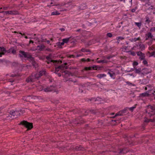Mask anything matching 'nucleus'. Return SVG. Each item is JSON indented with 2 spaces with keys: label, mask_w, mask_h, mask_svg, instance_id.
Returning <instances> with one entry per match:
<instances>
[{
  "label": "nucleus",
  "mask_w": 155,
  "mask_h": 155,
  "mask_svg": "<svg viewBox=\"0 0 155 155\" xmlns=\"http://www.w3.org/2000/svg\"><path fill=\"white\" fill-rule=\"evenodd\" d=\"M18 56L21 58H27L30 61H31L33 66L35 67H36L37 66V64L34 61L33 58L28 53L24 51H19Z\"/></svg>",
  "instance_id": "1"
},
{
  "label": "nucleus",
  "mask_w": 155,
  "mask_h": 155,
  "mask_svg": "<svg viewBox=\"0 0 155 155\" xmlns=\"http://www.w3.org/2000/svg\"><path fill=\"white\" fill-rule=\"evenodd\" d=\"M67 64L66 63H65L64 64H62L57 67H56L54 73L55 74H57L58 72L60 71L62 73H64L65 74H68L69 72L68 71L64 70L65 68H67L65 66V65Z\"/></svg>",
  "instance_id": "2"
},
{
  "label": "nucleus",
  "mask_w": 155,
  "mask_h": 155,
  "mask_svg": "<svg viewBox=\"0 0 155 155\" xmlns=\"http://www.w3.org/2000/svg\"><path fill=\"white\" fill-rule=\"evenodd\" d=\"M20 115V114L18 111L15 110V111L12 110L10 112L9 115H6V117L7 118L10 117L12 119L17 117L18 116Z\"/></svg>",
  "instance_id": "3"
},
{
  "label": "nucleus",
  "mask_w": 155,
  "mask_h": 155,
  "mask_svg": "<svg viewBox=\"0 0 155 155\" xmlns=\"http://www.w3.org/2000/svg\"><path fill=\"white\" fill-rule=\"evenodd\" d=\"M40 77L39 73H34L31 76L26 79V81L28 82H33L34 81L35 79H38Z\"/></svg>",
  "instance_id": "4"
},
{
  "label": "nucleus",
  "mask_w": 155,
  "mask_h": 155,
  "mask_svg": "<svg viewBox=\"0 0 155 155\" xmlns=\"http://www.w3.org/2000/svg\"><path fill=\"white\" fill-rule=\"evenodd\" d=\"M20 124H22L28 129V130H30L33 127L32 124L25 120L21 121Z\"/></svg>",
  "instance_id": "5"
},
{
  "label": "nucleus",
  "mask_w": 155,
  "mask_h": 155,
  "mask_svg": "<svg viewBox=\"0 0 155 155\" xmlns=\"http://www.w3.org/2000/svg\"><path fill=\"white\" fill-rule=\"evenodd\" d=\"M0 13H3L4 15H16L18 14V12L17 11L15 10L5 12L2 11L0 12Z\"/></svg>",
  "instance_id": "6"
},
{
  "label": "nucleus",
  "mask_w": 155,
  "mask_h": 155,
  "mask_svg": "<svg viewBox=\"0 0 155 155\" xmlns=\"http://www.w3.org/2000/svg\"><path fill=\"white\" fill-rule=\"evenodd\" d=\"M150 117L155 114V108L152 106H150L148 108L146 111Z\"/></svg>",
  "instance_id": "7"
},
{
  "label": "nucleus",
  "mask_w": 155,
  "mask_h": 155,
  "mask_svg": "<svg viewBox=\"0 0 155 155\" xmlns=\"http://www.w3.org/2000/svg\"><path fill=\"white\" fill-rule=\"evenodd\" d=\"M54 89L55 87H54L51 86L50 87H47L46 88H45L43 90L46 92H49L51 91L54 92Z\"/></svg>",
  "instance_id": "8"
},
{
  "label": "nucleus",
  "mask_w": 155,
  "mask_h": 155,
  "mask_svg": "<svg viewBox=\"0 0 155 155\" xmlns=\"http://www.w3.org/2000/svg\"><path fill=\"white\" fill-rule=\"evenodd\" d=\"M137 54L138 56H139V59L140 60H142L145 59V54L141 52L138 51L137 52Z\"/></svg>",
  "instance_id": "9"
},
{
  "label": "nucleus",
  "mask_w": 155,
  "mask_h": 155,
  "mask_svg": "<svg viewBox=\"0 0 155 155\" xmlns=\"http://www.w3.org/2000/svg\"><path fill=\"white\" fill-rule=\"evenodd\" d=\"M46 59L48 60L47 63H48V64H49V63H57L58 62H61V61H58L56 60L54 61V60H52L51 59V58H50V57H48V56H47V57H46Z\"/></svg>",
  "instance_id": "10"
},
{
  "label": "nucleus",
  "mask_w": 155,
  "mask_h": 155,
  "mask_svg": "<svg viewBox=\"0 0 155 155\" xmlns=\"http://www.w3.org/2000/svg\"><path fill=\"white\" fill-rule=\"evenodd\" d=\"M126 111V110L125 109L120 110L116 114L115 117L122 116L123 115V114L125 113Z\"/></svg>",
  "instance_id": "11"
},
{
  "label": "nucleus",
  "mask_w": 155,
  "mask_h": 155,
  "mask_svg": "<svg viewBox=\"0 0 155 155\" xmlns=\"http://www.w3.org/2000/svg\"><path fill=\"white\" fill-rule=\"evenodd\" d=\"M0 51L1 52H0V54H2V55L5 54L7 52V51L3 47H0Z\"/></svg>",
  "instance_id": "12"
},
{
  "label": "nucleus",
  "mask_w": 155,
  "mask_h": 155,
  "mask_svg": "<svg viewBox=\"0 0 155 155\" xmlns=\"http://www.w3.org/2000/svg\"><path fill=\"white\" fill-rule=\"evenodd\" d=\"M72 148L76 150H83V148L81 146H77L75 147H72Z\"/></svg>",
  "instance_id": "13"
},
{
  "label": "nucleus",
  "mask_w": 155,
  "mask_h": 155,
  "mask_svg": "<svg viewBox=\"0 0 155 155\" xmlns=\"http://www.w3.org/2000/svg\"><path fill=\"white\" fill-rule=\"evenodd\" d=\"M146 40H147L150 39H151L153 37L151 33L149 32L146 35Z\"/></svg>",
  "instance_id": "14"
},
{
  "label": "nucleus",
  "mask_w": 155,
  "mask_h": 155,
  "mask_svg": "<svg viewBox=\"0 0 155 155\" xmlns=\"http://www.w3.org/2000/svg\"><path fill=\"white\" fill-rule=\"evenodd\" d=\"M45 48V46L43 45H38L37 47V50L39 51H42Z\"/></svg>",
  "instance_id": "15"
},
{
  "label": "nucleus",
  "mask_w": 155,
  "mask_h": 155,
  "mask_svg": "<svg viewBox=\"0 0 155 155\" xmlns=\"http://www.w3.org/2000/svg\"><path fill=\"white\" fill-rule=\"evenodd\" d=\"M35 97H31L30 96H28L26 97L25 101H29L30 102H32V100L33 99H35Z\"/></svg>",
  "instance_id": "16"
},
{
  "label": "nucleus",
  "mask_w": 155,
  "mask_h": 155,
  "mask_svg": "<svg viewBox=\"0 0 155 155\" xmlns=\"http://www.w3.org/2000/svg\"><path fill=\"white\" fill-rule=\"evenodd\" d=\"M86 7V5L84 4H83L79 6L78 9L79 10H83L85 9Z\"/></svg>",
  "instance_id": "17"
},
{
  "label": "nucleus",
  "mask_w": 155,
  "mask_h": 155,
  "mask_svg": "<svg viewBox=\"0 0 155 155\" xmlns=\"http://www.w3.org/2000/svg\"><path fill=\"white\" fill-rule=\"evenodd\" d=\"M7 52L12 53L13 54H15L16 53V51L15 50L12 48L10 49L9 50L7 51Z\"/></svg>",
  "instance_id": "18"
},
{
  "label": "nucleus",
  "mask_w": 155,
  "mask_h": 155,
  "mask_svg": "<svg viewBox=\"0 0 155 155\" xmlns=\"http://www.w3.org/2000/svg\"><path fill=\"white\" fill-rule=\"evenodd\" d=\"M71 37H69L68 38H65L63 39L62 40V42L63 43V44L64 45V43H67L69 41V40L70 39Z\"/></svg>",
  "instance_id": "19"
},
{
  "label": "nucleus",
  "mask_w": 155,
  "mask_h": 155,
  "mask_svg": "<svg viewBox=\"0 0 155 155\" xmlns=\"http://www.w3.org/2000/svg\"><path fill=\"white\" fill-rule=\"evenodd\" d=\"M140 40V37H138L137 38H132L130 39V40L131 42H135L137 41H139Z\"/></svg>",
  "instance_id": "20"
},
{
  "label": "nucleus",
  "mask_w": 155,
  "mask_h": 155,
  "mask_svg": "<svg viewBox=\"0 0 155 155\" xmlns=\"http://www.w3.org/2000/svg\"><path fill=\"white\" fill-rule=\"evenodd\" d=\"M106 76V75L104 74H97V77L98 78L101 79Z\"/></svg>",
  "instance_id": "21"
},
{
  "label": "nucleus",
  "mask_w": 155,
  "mask_h": 155,
  "mask_svg": "<svg viewBox=\"0 0 155 155\" xmlns=\"http://www.w3.org/2000/svg\"><path fill=\"white\" fill-rule=\"evenodd\" d=\"M108 74L110 75V76L112 78H114L113 77L115 75V73H114L113 71H109L108 72Z\"/></svg>",
  "instance_id": "22"
},
{
  "label": "nucleus",
  "mask_w": 155,
  "mask_h": 155,
  "mask_svg": "<svg viewBox=\"0 0 155 155\" xmlns=\"http://www.w3.org/2000/svg\"><path fill=\"white\" fill-rule=\"evenodd\" d=\"M134 69H135V72L136 73L139 74L141 71V69L140 68H139L138 69H137L135 68V67H134Z\"/></svg>",
  "instance_id": "23"
},
{
  "label": "nucleus",
  "mask_w": 155,
  "mask_h": 155,
  "mask_svg": "<svg viewBox=\"0 0 155 155\" xmlns=\"http://www.w3.org/2000/svg\"><path fill=\"white\" fill-rule=\"evenodd\" d=\"M46 71L45 70H41L39 72V75H40V76H41L44 75H45L46 74Z\"/></svg>",
  "instance_id": "24"
},
{
  "label": "nucleus",
  "mask_w": 155,
  "mask_h": 155,
  "mask_svg": "<svg viewBox=\"0 0 155 155\" xmlns=\"http://www.w3.org/2000/svg\"><path fill=\"white\" fill-rule=\"evenodd\" d=\"M139 47L140 49L141 50H144L145 49V46L143 44H140L139 45Z\"/></svg>",
  "instance_id": "25"
},
{
  "label": "nucleus",
  "mask_w": 155,
  "mask_h": 155,
  "mask_svg": "<svg viewBox=\"0 0 155 155\" xmlns=\"http://www.w3.org/2000/svg\"><path fill=\"white\" fill-rule=\"evenodd\" d=\"M155 121V119L152 120V119H147V118H145L144 121L145 122H153Z\"/></svg>",
  "instance_id": "26"
},
{
  "label": "nucleus",
  "mask_w": 155,
  "mask_h": 155,
  "mask_svg": "<svg viewBox=\"0 0 155 155\" xmlns=\"http://www.w3.org/2000/svg\"><path fill=\"white\" fill-rule=\"evenodd\" d=\"M60 14V13L58 12V11H55L51 13V15H58Z\"/></svg>",
  "instance_id": "27"
},
{
  "label": "nucleus",
  "mask_w": 155,
  "mask_h": 155,
  "mask_svg": "<svg viewBox=\"0 0 155 155\" xmlns=\"http://www.w3.org/2000/svg\"><path fill=\"white\" fill-rule=\"evenodd\" d=\"M81 51L83 52H90V50L88 49H85L84 48H82L81 50Z\"/></svg>",
  "instance_id": "28"
},
{
  "label": "nucleus",
  "mask_w": 155,
  "mask_h": 155,
  "mask_svg": "<svg viewBox=\"0 0 155 155\" xmlns=\"http://www.w3.org/2000/svg\"><path fill=\"white\" fill-rule=\"evenodd\" d=\"M84 89V87L83 86H80L79 88V92H80L82 93L83 92V90Z\"/></svg>",
  "instance_id": "29"
},
{
  "label": "nucleus",
  "mask_w": 155,
  "mask_h": 155,
  "mask_svg": "<svg viewBox=\"0 0 155 155\" xmlns=\"http://www.w3.org/2000/svg\"><path fill=\"white\" fill-rule=\"evenodd\" d=\"M107 61L106 60H101L99 61H97V62L98 63H107Z\"/></svg>",
  "instance_id": "30"
},
{
  "label": "nucleus",
  "mask_w": 155,
  "mask_h": 155,
  "mask_svg": "<svg viewBox=\"0 0 155 155\" xmlns=\"http://www.w3.org/2000/svg\"><path fill=\"white\" fill-rule=\"evenodd\" d=\"M137 104L134 105L133 107H130L129 108V109L131 111H133L134 110L136 107Z\"/></svg>",
  "instance_id": "31"
},
{
  "label": "nucleus",
  "mask_w": 155,
  "mask_h": 155,
  "mask_svg": "<svg viewBox=\"0 0 155 155\" xmlns=\"http://www.w3.org/2000/svg\"><path fill=\"white\" fill-rule=\"evenodd\" d=\"M59 47L62 46L64 45L63 43V42H58L56 44Z\"/></svg>",
  "instance_id": "32"
},
{
  "label": "nucleus",
  "mask_w": 155,
  "mask_h": 155,
  "mask_svg": "<svg viewBox=\"0 0 155 155\" xmlns=\"http://www.w3.org/2000/svg\"><path fill=\"white\" fill-rule=\"evenodd\" d=\"M124 38L121 36H119L116 38L117 40L119 41H120V40L124 39Z\"/></svg>",
  "instance_id": "33"
},
{
  "label": "nucleus",
  "mask_w": 155,
  "mask_h": 155,
  "mask_svg": "<svg viewBox=\"0 0 155 155\" xmlns=\"http://www.w3.org/2000/svg\"><path fill=\"white\" fill-rule=\"evenodd\" d=\"M135 24L138 27L140 28L141 25V22H135Z\"/></svg>",
  "instance_id": "34"
},
{
  "label": "nucleus",
  "mask_w": 155,
  "mask_h": 155,
  "mask_svg": "<svg viewBox=\"0 0 155 155\" xmlns=\"http://www.w3.org/2000/svg\"><path fill=\"white\" fill-rule=\"evenodd\" d=\"M146 22L148 24H149L150 22V20H149V18L148 17H146Z\"/></svg>",
  "instance_id": "35"
},
{
  "label": "nucleus",
  "mask_w": 155,
  "mask_h": 155,
  "mask_svg": "<svg viewBox=\"0 0 155 155\" xmlns=\"http://www.w3.org/2000/svg\"><path fill=\"white\" fill-rule=\"evenodd\" d=\"M143 60V63L144 65H146L147 64V61L144 59L142 60Z\"/></svg>",
  "instance_id": "36"
},
{
  "label": "nucleus",
  "mask_w": 155,
  "mask_h": 155,
  "mask_svg": "<svg viewBox=\"0 0 155 155\" xmlns=\"http://www.w3.org/2000/svg\"><path fill=\"white\" fill-rule=\"evenodd\" d=\"M107 36L109 37L110 38L112 37V35L111 33H107Z\"/></svg>",
  "instance_id": "37"
},
{
  "label": "nucleus",
  "mask_w": 155,
  "mask_h": 155,
  "mask_svg": "<svg viewBox=\"0 0 155 155\" xmlns=\"http://www.w3.org/2000/svg\"><path fill=\"white\" fill-rule=\"evenodd\" d=\"M138 64V63L137 61H134L133 63V65L134 66H137Z\"/></svg>",
  "instance_id": "38"
},
{
  "label": "nucleus",
  "mask_w": 155,
  "mask_h": 155,
  "mask_svg": "<svg viewBox=\"0 0 155 155\" xmlns=\"http://www.w3.org/2000/svg\"><path fill=\"white\" fill-rule=\"evenodd\" d=\"M53 3L52 2H51L50 3V5H47V6L50 7L51 6H52L53 5H55L54 4L53 5Z\"/></svg>",
  "instance_id": "39"
},
{
  "label": "nucleus",
  "mask_w": 155,
  "mask_h": 155,
  "mask_svg": "<svg viewBox=\"0 0 155 155\" xmlns=\"http://www.w3.org/2000/svg\"><path fill=\"white\" fill-rule=\"evenodd\" d=\"M98 67L96 65H94L93 66V68L94 70H97Z\"/></svg>",
  "instance_id": "40"
},
{
  "label": "nucleus",
  "mask_w": 155,
  "mask_h": 155,
  "mask_svg": "<svg viewBox=\"0 0 155 155\" xmlns=\"http://www.w3.org/2000/svg\"><path fill=\"white\" fill-rule=\"evenodd\" d=\"M150 31H155V27H152L150 29Z\"/></svg>",
  "instance_id": "41"
},
{
  "label": "nucleus",
  "mask_w": 155,
  "mask_h": 155,
  "mask_svg": "<svg viewBox=\"0 0 155 155\" xmlns=\"http://www.w3.org/2000/svg\"><path fill=\"white\" fill-rule=\"evenodd\" d=\"M2 8V9H3V10H6L8 8V7H5L3 8Z\"/></svg>",
  "instance_id": "42"
},
{
  "label": "nucleus",
  "mask_w": 155,
  "mask_h": 155,
  "mask_svg": "<svg viewBox=\"0 0 155 155\" xmlns=\"http://www.w3.org/2000/svg\"><path fill=\"white\" fill-rule=\"evenodd\" d=\"M85 69L86 70H91V68H89V67H88V68H87V67H85Z\"/></svg>",
  "instance_id": "43"
},
{
  "label": "nucleus",
  "mask_w": 155,
  "mask_h": 155,
  "mask_svg": "<svg viewBox=\"0 0 155 155\" xmlns=\"http://www.w3.org/2000/svg\"><path fill=\"white\" fill-rule=\"evenodd\" d=\"M59 29L61 31H65V29L63 28H60Z\"/></svg>",
  "instance_id": "44"
},
{
  "label": "nucleus",
  "mask_w": 155,
  "mask_h": 155,
  "mask_svg": "<svg viewBox=\"0 0 155 155\" xmlns=\"http://www.w3.org/2000/svg\"><path fill=\"white\" fill-rule=\"evenodd\" d=\"M81 61H86V59H85V58H82L81 59Z\"/></svg>",
  "instance_id": "45"
},
{
  "label": "nucleus",
  "mask_w": 155,
  "mask_h": 155,
  "mask_svg": "<svg viewBox=\"0 0 155 155\" xmlns=\"http://www.w3.org/2000/svg\"><path fill=\"white\" fill-rule=\"evenodd\" d=\"M131 54L133 56H134L135 55V53L134 51H132L131 52Z\"/></svg>",
  "instance_id": "46"
},
{
  "label": "nucleus",
  "mask_w": 155,
  "mask_h": 155,
  "mask_svg": "<svg viewBox=\"0 0 155 155\" xmlns=\"http://www.w3.org/2000/svg\"><path fill=\"white\" fill-rule=\"evenodd\" d=\"M16 76V75L15 74H11L10 76L11 77H14L15 76Z\"/></svg>",
  "instance_id": "47"
},
{
  "label": "nucleus",
  "mask_w": 155,
  "mask_h": 155,
  "mask_svg": "<svg viewBox=\"0 0 155 155\" xmlns=\"http://www.w3.org/2000/svg\"><path fill=\"white\" fill-rule=\"evenodd\" d=\"M136 11V10L135 9H131V12H135Z\"/></svg>",
  "instance_id": "48"
},
{
  "label": "nucleus",
  "mask_w": 155,
  "mask_h": 155,
  "mask_svg": "<svg viewBox=\"0 0 155 155\" xmlns=\"http://www.w3.org/2000/svg\"><path fill=\"white\" fill-rule=\"evenodd\" d=\"M111 58H112V57L111 56H108L107 57V58L108 59H109Z\"/></svg>",
  "instance_id": "49"
},
{
  "label": "nucleus",
  "mask_w": 155,
  "mask_h": 155,
  "mask_svg": "<svg viewBox=\"0 0 155 155\" xmlns=\"http://www.w3.org/2000/svg\"><path fill=\"white\" fill-rule=\"evenodd\" d=\"M58 75V76L60 77L61 76V74L60 73H58L57 74Z\"/></svg>",
  "instance_id": "50"
},
{
  "label": "nucleus",
  "mask_w": 155,
  "mask_h": 155,
  "mask_svg": "<svg viewBox=\"0 0 155 155\" xmlns=\"http://www.w3.org/2000/svg\"><path fill=\"white\" fill-rule=\"evenodd\" d=\"M8 81H9V82H13L14 81V80H10V79H9L8 80Z\"/></svg>",
  "instance_id": "51"
},
{
  "label": "nucleus",
  "mask_w": 155,
  "mask_h": 155,
  "mask_svg": "<svg viewBox=\"0 0 155 155\" xmlns=\"http://www.w3.org/2000/svg\"><path fill=\"white\" fill-rule=\"evenodd\" d=\"M91 61V59L89 58H88L86 59V61L89 62V61Z\"/></svg>",
  "instance_id": "52"
},
{
  "label": "nucleus",
  "mask_w": 155,
  "mask_h": 155,
  "mask_svg": "<svg viewBox=\"0 0 155 155\" xmlns=\"http://www.w3.org/2000/svg\"><path fill=\"white\" fill-rule=\"evenodd\" d=\"M81 56H82V55H81V54H78L77 55V57H80Z\"/></svg>",
  "instance_id": "53"
},
{
  "label": "nucleus",
  "mask_w": 155,
  "mask_h": 155,
  "mask_svg": "<svg viewBox=\"0 0 155 155\" xmlns=\"http://www.w3.org/2000/svg\"><path fill=\"white\" fill-rule=\"evenodd\" d=\"M34 42L33 41H31V40H30V41H29V43H33Z\"/></svg>",
  "instance_id": "54"
},
{
  "label": "nucleus",
  "mask_w": 155,
  "mask_h": 155,
  "mask_svg": "<svg viewBox=\"0 0 155 155\" xmlns=\"http://www.w3.org/2000/svg\"><path fill=\"white\" fill-rule=\"evenodd\" d=\"M123 151V150H120L119 152V153H122V151Z\"/></svg>",
  "instance_id": "55"
},
{
  "label": "nucleus",
  "mask_w": 155,
  "mask_h": 155,
  "mask_svg": "<svg viewBox=\"0 0 155 155\" xmlns=\"http://www.w3.org/2000/svg\"><path fill=\"white\" fill-rule=\"evenodd\" d=\"M70 57H73V58H74V55H71L70 56Z\"/></svg>",
  "instance_id": "56"
},
{
  "label": "nucleus",
  "mask_w": 155,
  "mask_h": 155,
  "mask_svg": "<svg viewBox=\"0 0 155 155\" xmlns=\"http://www.w3.org/2000/svg\"><path fill=\"white\" fill-rule=\"evenodd\" d=\"M50 42V41L49 40H48L47 41V43L48 44H49Z\"/></svg>",
  "instance_id": "57"
},
{
  "label": "nucleus",
  "mask_w": 155,
  "mask_h": 155,
  "mask_svg": "<svg viewBox=\"0 0 155 155\" xmlns=\"http://www.w3.org/2000/svg\"><path fill=\"white\" fill-rule=\"evenodd\" d=\"M26 97H24L23 98V99L25 101V99H26Z\"/></svg>",
  "instance_id": "58"
},
{
  "label": "nucleus",
  "mask_w": 155,
  "mask_h": 155,
  "mask_svg": "<svg viewBox=\"0 0 155 155\" xmlns=\"http://www.w3.org/2000/svg\"><path fill=\"white\" fill-rule=\"evenodd\" d=\"M148 94H145L144 96H148Z\"/></svg>",
  "instance_id": "59"
},
{
  "label": "nucleus",
  "mask_w": 155,
  "mask_h": 155,
  "mask_svg": "<svg viewBox=\"0 0 155 155\" xmlns=\"http://www.w3.org/2000/svg\"><path fill=\"white\" fill-rule=\"evenodd\" d=\"M19 34H21V35H24V34H22L21 33V32L19 33Z\"/></svg>",
  "instance_id": "60"
},
{
  "label": "nucleus",
  "mask_w": 155,
  "mask_h": 155,
  "mask_svg": "<svg viewBox=\"0 0 155 155\" xmlns=\"http://www.w3.org/2000/svg\"><path fill=\"white\" fill-rule=\"evenodd\" d=\"M81 41L82 42H84V39H82Z\"/></svg>",
  "instance_id": "61"
},
{
  "label": "nucleus",
  "mask_w": 155,
  "mask_h": 155,
  "mask_svg": "<svg viewBox=\"0 0 155 155\" xmlns=\"http://www.w3.org/2000/svg\"><path fill=\"white\" fill-rule=\"evenodd\" d=\"M25 38H28V37H27V36H25Z\"/></svg>",
  "instance_id": "62"
},
{
  "label": "nucleus",
  "mask_w": 155,
  "mask_h": 155,
  "mask_svg": "<svg viewBox=\"0 0 155 155\" xmlns=\"http://www.w3.org/2000/svg\"><path fill=\"white\" fill-rule=\"evenodd\" d=\"M130 2L131 3V4L132 3V0H131L130 1Z\"/></svg>",
  "instance_id": "63"
},
{
  "label": "nucleus",
  "mask_w": 155,
  "mask_h": 155,
  "mask_svg": "<svg viewBox=\"0 0 155 155\" xmlns=\"http://www.w3.org/2000/svg\"><path fill=\"white\" fill-rule=\"evenodd\" d=\"M154 119H155V121L153 122H155V117L152 119V120H154Z\"/></svg>",
  "instance_id": "64"
}]
</instances>
